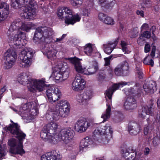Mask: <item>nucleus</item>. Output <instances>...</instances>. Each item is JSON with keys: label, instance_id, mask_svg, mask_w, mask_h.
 Returning <instances> with one entry per match:
<instances>
[{"label": "nucleus", "instance_id": "423d86ee", "mask_svg": "<svg viewBox=\"0 0 160 160\" xmlns=\"http://www.w3.org/2000/svg\"><path fill=\"white\" fill-rule=\"evenodd\" d=\"M78 72L74 80L72 83V88L75 91L79 92L83 90L84 88L86 82L82 78L80 74L87 75H91L96 73V71L90 72L88 71H76Z\"/></svg>", "mask_w": 160, "mask_h": 160}, {"label": "nucleus", "instance_id": "f704fd0d", "mask_svg": "<svg viewBox=\"0 0 160 160\" xmlns=\"http://www.w3.org/2000/svg\"><path fill=\"white\" fill-rule=\"evenodd\" d=\"M47 129H44V126L40 133V136L42 139H46L48 140L49 138L50 134Z\"/></svg>", "mask_w": 160, "mask_h": 160}, {"label": "nucleus", "instance_id": "2eb2a0df", "mask_svg": "<svg viewBox=\"0 0 160 160\" xmlns=\"http://www.w3.org/2000/svg\"><path fill=\"white\" fill-rule=\"evenodd\" d=\"M127 84V82L122 81L118 83L113 84L105 92L106 96L109 99L111 100L112 99V95L115 91L118 89L119 87H122Z\"/></svg>", "mask_w": 160, "mask_h": 160}, {"label": "nucleus", "instance_id": "a19ab883", "mask_svg": "<svg viewBox=\"0 0 160 160\" xmlns=\"http://www.w3.org/2000/svg\"><path fill=\"white\" fill-rule=\"evenodd\" d=\"M92 51V49L91 44H89L85 48L84 52L88 55H89Z\"/></svg>", "mask_w": 160, "mask_h": 160}, {"label": "nucleus", "instance_id": "e2e57ef3", "mask_svg": "<svg viewBox=\"0 0 160 160\" xmlns=\"http://www.w3.org/2000/svg\"><path fill=\"white\" fill-rule=\"evenodd\" d=\"M150 49V47L149 44H146L145 45L144 47L145 52L146 53L148 52Z\"/></svg>", "mask_w": 160, "mask_h": 160}, {"label": "nucleus", "instance_id": "69168bd1", "mask_svg": "<svg viewBox=\"0 0 160 160\" xmlns=\"http://www.w3.org/2000/svg\"><path fill=\"white\" fill-rule=\"evenodd\" d=\"M136 13L138 15H139L142 17H144V12L143 11L141 10H137L136 11Z\"/></svg>", "mask_w": 160, "mask_h": 160}, {"label": "nucleus", "instance_id": "0eeeda50", "mask_svg": "<svg viewBox=\"0 0 160 160\" xmlns=\"http://www.w3.org/2000/svg\"><path fill=\"white\" fill-rule=\"evenodd\" d=\"M112 133L113 131L109 124L105 126L101 125L94 130L92 137L95 140H98L100 135H104L106 142H108L112 138Z\"/></svg>", "mask_w": 160, "mask_h": 160}, {"label": "nucleus", "instance_id": "7ed1b4c3", "mask_svg": "<svg viewBox=\"0 0 160 160\" xmlns=\"http://www.w3.org/2000/svg\"><path fill=\"white\" fill-rule=\"evenodd\" d=\"M57 14L59 19H64L65 23L68 25H73L81 19L80 16L77 14L73 15L72 10L67 7H63L58 8Z\"/></svg>", "mask_w": 160, "mask_h": 160}, {"label": "nucleus", "instance_id": "aec40b11", "mask_svg": "<svg viewBox=\"0 0 160 160\" xmlns=\"http://www.w3.org/2000/svg\"><path fill=\"white\" fill-rule=\"evenodd\" d=\"M142 130L140 125L134 122H130L128 126V131L132 135H136Z\"/></svg>", "mask_w": 160, "mask_h": 160}, {"label": "nucleus", "instance_id": "37998d69", "mask_svg": "<svg viewBox=\"0 0 160 160\" xmlns=\"http://www.w3.org/2000/svg\"><path fill=\"white\" fill-rule=\"evenodd\" d=\"M104 23L107 24L113 25L114 23V22L111 18L107 16L106 18L104 20Z\"/></svg>", "mask_w": 160, "mask_h": 160}, {"label": "nucleus", "instance_id": "393cba45", "mask_svg": "<svg viewBox=\"0 0 160 160\" xmlns=\"http://www.w3.org/2000/svg\"><path fill=\"white\" fill-rule=\"evenodd\" d=\"M156 83L153 81H147L143 85V88L146 92H153L157 90Z\"/></svg>", "mask_w": 160, "mask_h": 160}, {"label": "nucleus", "instance_id": "e433bc0d", "mask_svg": "<svg viewBox=\"0 0 160 160\" xmlns=\"http://www.w3.org/2000/svg\"><path fill=\"white\" fill-rule=\"evenodd\" d=\"M7 150V148L5 145H3L2 146L0 144V159L1 160L3 159L6 154V151Z\"/></svg>", "mask_w": 160, "mask_h": 160}, {"label": "nucleus", "instance_id": "473e14b6", "mask_svg": "<svg viewBox=\"0 0 160 160\" xmlns=\"http://www.w3.org/2000/svg\"><path fill=\"white\" fill-rule=\"evenodd\" d=\"M128 69V63L126 61H125L119 64L116 68L115 70H127Z\"/></svg>", "mask_w": 160, "mask_h": 160}, {"label": "nucleus", "instance_id": "09e8293b", "mask_svg": "<svg viewBox=\"0 0 160 160\" xmlns=\"http://www.w3.org/2000/svg\"><path fill=\"white\" fill-rule=\"evenodd\" d=\"M136 152L133 151L130 152V153H129V155L128 156V157H130L128 158H126V159L128 160H133L136 157Z\"/></svg>", "mask_w": 160, "mask_h": 160}, {"label": "nucleus", "instance_id": "412c9836", "mask_svg": "<svg viewBox=\"0 0 160 160\" xmlns=\"http://www.w3.org/2000/svg\"><path fill=\"white\" fill-rule=\"evenodd\" d=\"M33 79L31 78L28 72H22L18 75V80L21 84L26 85H31Z\"/></svg>", "mask_w": 160, "mask_h": 160}, {"label": "nucleus", "instance_id": "f257e3e1", "mask_svg": "<svg viewBox=\"0 0 160 160\" xmlns=\"http://www.w3.org/2000/svg\"><path fill=\"white\" fill-rule=\"evenodd\" d=\"M34 25L32 23H26L21 22L14 21L12 24L7 32L9 41L16 46H24L27 43L25 39H23L24 33L21 30L28 32Z\"/></svg>", "mask_w": 160, "mask_h": 160}, {"label": "nucleus", "instance_id": "c85d7f7f", "mask_svg": "<svg viewBox=\"0 0 160 160\" xmlns=\"http://www.w3.org/2000/svg\"><path fill=\"white\" fill-rule=\"evenodd\" d=\"M44 129H47L49 134H55L58 125L56 123L51 122L44 126Z\"/></svg>", "mask_w": 160, "mask_h": 160}, {"label": "nucleus", "instance_id": "de8ad7c7", "mask_svg": "<svg viewBox=\"0 0 160 160\" xmlns=\"http://www.w3.org/2000/svg\"><path fill=\"white\" fill-rule=\"evenodd\" d=\"M71 3L74 6L81 5L82 3L83 0H69Z\"/></svg>", "mask_w": 160, "mask_h": 160}, {"label": "nucleus", "instance_id": "680f3d73", "mask_svg": "<svg viewBox=\"0 0 160 160\" xmlns=\"http://www.w3.org/2000/svg\"><path fill=\"white\" fill-rule=\"evenodd\" d=\"M149 28L148 25L147 23H145L142 25L141 27V31H143L145 30H148Z\"/></svg>", "mask_w": 160, "mask_h": 160}, {"label": "nucleus", "instance_id": "39448f33", "mask_svg": "<svg viewBox=\"0 0 160 160\" xmlns=\"http://www.w3.org/2000/svg\"><path fill=\"white\" fill-rule=\"evenodd\" d=\"M59 104L53 108L52 117L55 121L58 120L60 117L64 118L67 117L69 112V104L67 101H60Z\"/></svg>", "mask_w": 160, "mask_h": 160}, {"label": "nucleus", "instance_id": "bf43d9fd", "mask_svg": "<svg viewBox=\"0 0 160 160\" xmlns=\"http://www.w3.org/2000/svg\"><path fill=\"white\" fill-rule=\"evenodd\" d=\"M112 57H109L108 58H104L105 61L104 65L105 66H108L110 64V60L111 58Z\"/></svg>", "mask_w": 160, "mask_h": 160}, {"label": "nucleus", "instance_id": "4d7b16f0", "mask_svg": "<svg viewBox=\"0 0 160 160\" xmlns=\"http://www.w3.org/2000/svg\"><path fill=\"white\" fill-rule=\"evenodd\" d=\"M92 68L96 70H98L99 68L98 63L95 61H93L92 62Z\"/></svg>", "mask_w": 160, "mask_h": 160}, {"label": "nucleus", "instance_id": "49530a36", "mask_svg": "<svg viewBox=\"0 0 160 160\" xmlns=\"http://www.w3.org/2000/svg\"><path fill=\"white\" fill-rule=\"evenodd\" d=\"M97 78L99 82H101L105 79V77L103 73L101 72H99L97 75Z\"/></svg>", "mask_w": 160, "mask_h": 160}, {"label": "nucleus", "instance_id": "7c9ffc66", "mask_svg": "<svg viewBox=\"0 0 160 160\" xmlns=\"http://www.w3.org/2000/svg\"><path fill=\"white\" fill-rule=\"evenodd\" d=\"M49 142L53 144H55L58 142L62 140L60 137L59 136V133L58 134H50L49 138L48 139Z\"/></svg>", "mask_w": 160, "mask_h": 160}, {"label": "nucleus", "instance_id": "6e6d98bb", "mask_svg": "<svg viewBox=\"0 0 160 160\" xmlns=\"http://www.w3.org/2000/svg\"><path fill=\"white\" fill-rule=\"evenodd\" d=\"M144 41L143 39V36L142 35L140 36L137 40L138 44L140 45H142L144 43Z\"/></svg>", "mask_w": 160, "mask_h": 160}, {"label": "nucleus", "instance_id": "774afa93", "mask_svg": "<svg viewBox=\"0 0 160 160\" xmlns=\"http://www.w3.org/2000/svg\"><path fill=\"white\" fill-rule=\"evenodd\" d=\"M6 86H4L0 90V95H1L2 94H3V93L5 92L6 90ZM2 97L1 96H0Z\"/></svg>", "mask_w": 160, "mask_h": 160}, {"label": "nucleus", "instance_id": "20e7f679", "mask_svg": "<svg viewBox=\"0 0 160 160\" xmlns=\"http://www.w3.org/2000/svg\"><path fill=\"white\" fill-rule=\"evenodd\" d=\"M54 34L51 28L46 27L37 28L35 32L33 41L36 44L46 42Z\"/></svg>", "mask_w": 160, "mask_h": 160}, {"label": "nucleus", "instance_id": "6ab92c4d", "mask_svg": "<svg viewBox=\"0 0 160 160\" xmlns=\"http://www.w3.org/2000/svg\"><path fill=\"white\" fill-rule=\"evenodd\" d=\"M12 124H10L8 126L4 128L7 132H9L11 135H14L17 136V134L20 132H22L20 129V126L17 123L14 122L11 120Z\"/></svg>", "mask_w": 160, "mask_h": 160}, {"label": "nucleus", "instance_id": "4c0bfd02", "mask_svg": "<svg viewBox=\"0 0 160 160\" xmlns=\"http://www.w3.org/2000/svg\"><path fill=\"white\" fill-rule=\"evenodd\" d=\"M143 62L144 64L151 65L152 67L154 64V62L153 60L151 59L149 56H148L145 58Z\"/></svg>", "mask_w": 160, "mask_h": 160}, {"label": "nucleus", "instance_id": "0e129e2a", "mask_svg": "<svg viewBox=\"0 0 160 160\" xmlns=\"http://www.w3.org/2000/svg\"><path fill=\"white\" fill-rule=\"evenodd\" d=\"M27 105H30L31 103L29 102L28 103L24 104L22 108V109L24 111H25L26 110H27V109L29 108V106H28Z\"/></svg>", "mask_w": 160, "mask_h": 160}, {"label": "nucleus", "instance_id": "ddd939ff", "mask_svg": "<svg viewBox=\"0 0 160 160\" xmlns=\"http://www.w3.org/2000/svg\"><path fill=\"white\" fill-rule=\"evenodd\" d=\"M36 4V2L34 5H30L26 7L23 11V12L21 14V16L25 18L32 19L36 15V9L34 7Z\"/></svg>", "mask_w": 160, "mask_h": 160}, {"label": "nucleus", "instance_id": "338daca9", "mask_svg": "<svg viewBox=\"0 0 160 160\" xmlns=\"http://www.w3.org/2000/svg\"><path fill=\"white\" fill-rule=\"evenodd\" d=\"M66 36V34H63L62 36V37L59 38H57L56 39V40L55 41V42H60L61 41H62L63 38L65 37Z\"/></svg>", "mask_w": 160, "mask_h": 160}, {"label": "nucleus", "instance_id": "6e6552de", "mask_svg": "<svg viewBox=\"0 0 160 160\" xmlns=\"http://www.w3.org/2000/svg\"><path fill=\"white\" fill-rule=\"evenodd\" d=\"M33 55V52L31 50L27 48L22 51L19 54L18 59L19 66L21 67L26 68L31 64V59Z\"/></svg>", "mask_w": 160, "mask_h": 160}, {"label": "nucleus", "instance_id": "5701e85b", "mask_svg": "<svg viewBox=\"0 0 160 160\" xmlns=\"http://www.w3.org/2000/svg\"><path fill=\"white\" fill-rule=\"evenodd\" d=\"M118 42V39H117L115 41L108 42L104 44L103 49L105 53L110 54L117 46Z\"/></svg>", "mask_w": 160, "mask_h": 160}, {"label": "nucleus", "instance_id": "4be33fe9", "mask_svg": "<svg viewBox=\"0 0 160 160\" xmlns=\"http://www.w3.org/2000/svg\"><path fill=\"white\" fill-rule=\"evenodd\" d=\"M124 108L128 110H132L136 107V101L134 97L130 95L128 97L124 103Z\"/></svg>", "mask_w": 160, "mask_h": 160}, {"label": "nucleus", "instance_id": "a18cd8bd", "mask_svg": "<svg viewBox=\"0 0 160 160\" xmlns=\"http://www.w3.org/2000/svg\"><path fill=\"white\" fill-rule=\"evenodd\" d=\"M153 124L156 126L160 125V111L158 112L156 120L153 122Z\"/></svg>", "mask_w": 160, "mask_h": 160}, {"label": "nucleus", "instance_id": "c756f323", "mask_svg": "<svg viewBox=\"0 0 160 160\" xmlns=\"http://www.w3.org/2000/svg\"><path fill=\"white\" fill-rule=\"evenodd\" d=\"M130 93V95L132 94L133 96H139L142 92V90L141 89V87L138 85V86L136 84V86L134 87L133 88H131L129 91Z\"/></svg>", "mask_w": 160, "mask_h": 160}, {"label": "nucleus", "instance_id": "a211bd4d", "mask_svg": "<svg viewBox=\"0 0 160 160\" xmlns=\"http://www.w3.org/2000/svg\"><path fill=\"white\" fill-rule=\"evenodd\" d=\"M154 106L153 104H152L149 107L147 106L142 107L138 111L139 117L143 118L147 114H151L152 116L154 114Z\"/></svg>", "mask_w": 160, "mask_h": 160}, {"label": "nucleus", "instance_id": "8fccbe9b", "mask_svg": "<svg viewBox=\"0 0 160 160\" xmlns=\"http://www.w3.org/2000/svg\"><path fill=\"white\" fill-rule=\"evenodd\" d=\"M136 75L138 78L140 80H141V81L144 77L145 75L142 71H137Z\"/></svg>", "mask_w": 160, "mask_h": 160}, {"label": "nucleus", "instance_id": "79ce46f5", "mask_svg": "<svg viewBox=\"0 0 160 160\" xmlns=\"http://www.w3.org/2000/svg\"><path fill=\"white\" fill-rule=\"evenodd\" d=\"M21 0H12V3L11 4V6L13 8H16V4L15 3H16L17 4L19 5H31V4L30 3H27V4L26 2H23L21 3L20 2Z\"/></svg>", "mask_w": 160, "mask_h": 160}, {"label": "nucleus", "instance_id": "13d9d810", "mask_svg": "<svg viewBox=\"0 0 160 160\" xmlns=\"http://www.w3.org/2000/svg\"><path fill=\"white\" fill-rule=\"evenodd\" d=\"M142 36L147 38H149L151 37V33L150 32L148 31H146L144 32L143 33Z\"/></svg>", "mask_w": 160, "mask_h": 160}, {"label": "nucleus", "instance_id": "f3484780", "mask_svg": "<svg viewBox=\"0 0 160 160\" xmlns=\"http://www.w3.org/2000/svg\"><path fill=\"white\" fill-rule=\"evenodd\" d=\"M9 12V6L5 2H0V22L7 18Z\"/></svg>", "mask_w": 160, "mask_h": 160}, {"label": "nucleus", "instance_id": "f03ea898", "mask_svg": "<svg viewBox=\"0 0 160 160\" xmlns=\"http://www.w3.org/2000/svg\"><path fill=\"white\" fill-rule=\"evenodd\" d=\"M12 135L18 139L14 138L8 139V144L10 147L9 152L12 154H19L22 156L25 153L23 149V142L26 137V134L23 132H20L17 134V136Z\"/></svg>", "mask_w": 160, "mask_h": 160}, {"label": "nucleus", "instance_id": "5fc2aeb1", "mask_svg": "<svg viewBox=\"0 0 160 160\" xmlns=\"http://www.w3.org/2000/svg\"><path fill=\"white\" fill-rule=\"evenodd\" d=\"M121 45L122 48V49L123 51L125 52V53L127 52V48L126 47L127 44L124 41H121Z\"/></svg>", "mask_w": 160, "mask_h": 160}, {"label": "nucleus", "instance_id": "c9c22d12", "mask_svg": "<svg viewBox=\"0 0 160 160\" xmlns=\"http://www.w3.org/2000/svg\"><path fill=\"white\" fill-rule=\"evenodd\" d=\"M115 74L118 76H126L130 73L129 71H114Z\"/></svg>", "mask_w": 160, "mask_h": 160}, {"label": "nucleus", "instance_id": "1a4fd4ad", "mask_svg": "<svg viewBox=\"0 0 160 160\" xmlns=\"http://www.w3.org/2000/svg\"><path fill=\"white\" fill-rule=\"evenodd\" d=\"M5 56L7 62L4 65V69H8L13 65L17 58V53L14 49H9L5 52Z\"/></svg>", "mask_w": 160, "mask_h": 160}, {"label": "nucleus", "instance_id": "b1692460", "mask_svg": "<svg viewBox=\"0 0 160 160\" xmlns=\"http://www.w3.org/2000/svg\"><path fill=\"white\" fill-rule=\"evenodd\" d=\"M41 159V160H60L61 157L55 151H51L42 155Z\"/></svg>", "mask_w": 160, "mask_h": 160}, {"label": "nucleus", "instance_id": "bb28decb", "mask_svg": "<svg viewBox=\"0 0 160 160\" xmlns=\"http://www.w3.org/2000/svg\"><path fill=\"white\" fill-rule=\"evenodd\" d=\"M93 143V142L91 139L88 137H86L81 140L80 142L79 145L80 151H83L84 148H87Z\"/></svg>", "mask_w": 160, "mask_h": 160}, {"label": "nucleus", "instance_id": "a878e982", "mask_svg": "<svg viewBox=\"0 0 160 160\" xmlns=\"http://www.w3.org/2000/svg\"><path fill=\"white\" fill-rule=\"evenodd\" d=\"M69 73L68 71H64L62 72L61 71H54L51 75L53 76L56 80H59L62 78L66 79L68 77Z\"/></svg>", "mask_w": 160, "mask_h": 160}, {"label": "nucleus", "instance_id": "dca6fc26", "mask_svg": "<svg viewBox=\"0 0 160 160\" xmlns=\"http://www.w3.org/2000/svg\"><path fill=\"white\" fill-rule=\"evenodd\" d=\"M91 125V123L86 121L85 119H81L79 120L76 123L75 128L76 130L78 132H82L85 131Z\"/></svg>", "mask_w": 160, "mask_h": 160}, {"label": "nucleus", "instance_id": "c03bdc74", "mask_svg": "<svg viewBox=\"0 0 160 160\" xmlns=\"http://www.w3.org/2000/svg\"><path fill=\"white\" fill-rule=\"evenodd\" d=\"M80 11V13L84 16H88L89 14L88 9L86 8H81Z\"/></svg>", "mask_w": 160, "mask_h": 160}, {"label": "nucleus", "instance_id": "cd10ccee", "mask_svg": "<svg viewBox=\"0 0 160 160\" xmlns=\"http://www.w3.org/2000/svg\"><path fill=\"white\" fill-rule=\"evenodd\" d=\"M68 59L70 62L74 65L76 70H84L86 69V67L82 66L80 59L78 58H69Z\"/></svg>", "mask_w": 160, "mask_h": 160}, {"label": "nucleus", "instance_id": "58836bf2", "mask_svg": "<svg viewBox=\"0 0 160 160\" xmlns=\"http://www.w3.org/2000/svg\"><path fill=\"white\" fill-rule=\"evenodd\" d=\"M152 142L153 146L154 147H157L160 144V135L154 137L152 139Z\"/></svg>", "mask_w": 160, "mask_h": 160}, {"label": "nucleus", "instance_id": "2f4dec72", "mask_svg": "<svg viewBox=\"0 0 160 160\" xmlns=\"http://www.w3.org/2000/svg\"><path fill=\"white\" fill-rule=\"evenodd\" d=\"M111 111V108L110 105L108 104L107 105V109L105 112L102 114L101 118H103V120L102 122L106 121L107 119L109 118Z\"/></svg>", "mask_w": 160, "mask_h": 160}, {"label": "nucleus", "instance_id": "864d4df0", "mask_svg": "<svg viewBox=\"0 0 160 160\" xmlns=\"http://www.w3.org/2000/svg\"><path fill=\"white\" fill-rule=\"evenodd\" d=\"M20 2L21 3L26 2L27 4L30 3L31 5H34L35 3L34 0H21Z\"/></svg>", "mask_w": 160, "mask_h": 160}, {"label": "nucleus", "instance_id": "f8f14e48", "mask_svg": "<svg viewBox=\"0 0 160 160\" xmlns=\"http://www.w3.org/2000/svg\"><path fill=\"white\" fill-rule=\"evenodd\" d=\"M46 95L50 102H55L60 98L61 92L57 88H48L46 90Z\"/></svg>", "mask_w": 160, "mask_h": 160}, {"label": "nucleus", "instance_id": "9d476101", "mask_svg": "<svg viewBox=\"0 0 160 160\" xmlns=\"http://www.w3.org/2000/svg\"><path fill=\"white\" fill-rule=\"evenodd\" d=\"M32 81L28 88L29 90L31 92H34L36 90L41 92L47 88V85L45 83V78H42L40 80L33 79Z\"/></svg>", "mask_w": 160, "mask_h": 160}, {"label": "nucleus", "instance_id": "ea45409f", "mask_svg": "<svg viewBox=\"0 0 160 160\" xmlns=\"http://www.w3.org/2000/svg\"><path fill=\"white\" fill-rule=\"evenodd\" d=\"M154 125L153 124V126H151L149 124L146 127L144 128V134L146 135L148 134L151 133L153 129V126Z\"/></svg>", "mask_w": 160, "mask_h": 160}, {"label": "nucleus", "instance_id": "72a5a7b5", "mask_svg": "<svg viewBox=\"0 0 160 160\" xmlns=\"http://www.w3.org/2000/svg\"><path fill=\"white\" fill-rule=\"evenodd\" d=\"M133 150V149L132 147L126 148L124 149H122L121 152L123 157L125 159L128 158L129 157L128 156L130 153V152L132 151Z\"/></svg>", "mask_w": 160, "mask_h": 160}, {"label": "nucleus", "instance_id": "9b49d317", "mask_svg": "<svg viewBox=\"0 0 160 160\" xmlns=\"http://www.w3.org/2000/svg\"><path fill=\"white\" fill-rule=\"evenodd\" d=\"M59 133L62 140L66 144L70 142L75 135L74 132L70 128L62 129Z\"/></svg>", "mask_w": 160, "mask_h": 160}, {"label": "nucleus", "instance_id": "603ef678", "mask_svg": "<svg viewBox=\"0 0 160 160\" xmlns=\"http://www.w3.org/2000/svg\"><path fill=\"white\" fill-rule=\"evenodd\" d=\"M47 54L50 57H54L56 56V53L55 50L53 49L47 52Z\"/></svg>", "mask_w": 160, "mask_h": 160}, {"label": "nucleus", "instance_id": "052dcab7", "mask_svg": "<svg viewBox=\"0 0 160 160\" xmlns=\"http://www.w3.org/2000/svg\"><path fill=\"white\" fill-rule=\"evenodd\" d=\"M156 51V47L155 46H153L152 47V50L150 54L151 56L153 58L155 57V53Z\"/></svg>", "mask_w": 160, "mask_h": 160}, {"label": "nucleus", "instance_id": "4468645a", "mask_svg": "<svg viewBox=\"0 0 160 160\" xmlns=\"http://www.w3.org/2000/svg\"><path fill=\"white\" fill-rule=\"evenodd\" d=\"M92 92L89 89L85 90L84 92L77 95L76 99L78 102L82 104H86L92 98Z\"/></svg>", "mask_w": 160, "mask_h": 160}, {"label": "nucleus", "instance_id": "3c124183", "mask_svg": "<svg viewBox=\"0 0 160 160\" xmlns=\"http://www.w3.org/2000/svg\"><path fill=\"white\" fill-rule=\"evenodd\" d=\"M107 16L106 14L102 13H99L98 15V19L100 20L103 22L104 20L105 19Z\"/></svg>", "mask_w": 160, "mask_h": 160}]
</instances>
